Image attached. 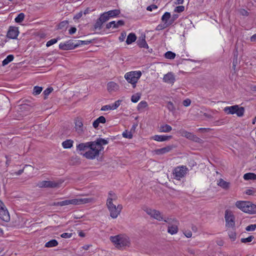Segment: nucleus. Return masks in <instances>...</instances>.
Returning a JSON list of instances; mask_svg holds the SVG:
<instances>
[{"label": "nucleus", "mask_w": 256, "mask_h": 256, "mask_svg": "<svg viewBox=\"0 0 256 256\" xmlns=\"http://www.w3.org/2000/svg\"><path fill=\"white\" fill-rule=\"evenodd\" d=\"M110 240L118 248L129 246L130 244V238L125 234H120L115 236H111Z\"/></svg>", "instance_id": "1"}, {"label": "nucleus", "mask_w": 256, "mask_h": 256, "mask_svg": "<svg viewBox=\"0 0 256 256\" xmlns=\"http://www.w3.org/2000/svg\"><path fill=\"white\" fill-rule=\"evenodd\" d=\"M93 143L88 142L86 144L81 143V150H84L86 148H89V150L84 154V156L88 159H94L96 156H98L100 152L98 148L92 146Z\"/></svg>", "instance_id": "2"}, {"label": "nucleus", "mask_w": 256, "mask_h": 256, "mask_svg": "<svg viewBox=\"0 0 256 256\" xmlns=\"http://www.w3.org/2000/svg\"><path fill=\"white\" fill-rule=\"evenodd\" d=\"M236 206L244 212L248 214L256 213V205L248 201H237Z\"/></svg>", "instance_id": "3"}, {"label": "nucleus", "mask_w": 256, "mask_h": 256, "mask_svg": "<svg viewBox=\"0 0 256 256\" xmlns=\"http://www.w3.org/2000/svg\"><path fill=\"white\" fill-rule=\"evenodd\" d=\"M142 76L140 71H132L127 72L124 75V78L128 82L130 83L132 85V87L134 88L136 86V84Z\"/></svg>", "instance_id": "4"}, {"label": "nucleus", "mask_w": 256, "mask_h": 256, "mask_svg": "<svg viewBox=\"0 0 256 256\" xmlns=\"http://www.w3.org/2000/svg\"><path fill=\"white\" fill-rule=\"evenodd\" d=\"M224 111L228 114H236L237 116L241 117L244 116V108L242 106L239 107L238 105H234L225 107Z\"/></svg>", "instance_id": "5"}, {"label": "nucleus", "mask_w": 256, "mask_h": 256, "mask_svg": "<svg viewBox=\"0 0 256 256\" xmlns=\"http://www.w3.org/2000/svg\"><path fill=\"white\" fill-rule=\"evenodd\" d=\"M106 206L110 212V216L113 218H116L122 209V204H118L116 206L113 202H106Z\"/></svg>", "instance_id": "6"}, {"label": "nucleus", "mask_w": 256, "mask_h": 256, "mask_svg": "<svg viewBox=\"0 0 256 256\" xmlns=\"http://www.w3.org/2000/svg\"><path fill=\"white\" fill-rule=\"evenodd\" d=\"M63 182L62 180H43L39 182L36 184V186L40 188H56L60 187V185Z\"/></svg>", "instance_id": "7"}, {"label": "nucleus", "mask_w": 256, "mask_h": 256, "mask_svg": "<svg viewBox=\"0 0 256 256\" xmlns=\"http://www.w3.org/2000/svg\"><path fill=\"white\" fill-rule=\"evenodd\" d=\"M188 170V168L186 166H177L173 170L174 178L177 180H180L184 176Z\"/></svg>", "instance_id": "8"}, {"label": "nucleus", "mask_w": 256, "mask_h": 256, "mask_svg": "<svg viewBox=\"0 0 256 256\" xmlns=\"http://www.w3.org/2000/svg\"><path fill=\"white\" fill-rule=\"evenodd\" d=\"M144 211L148 214L150 216V217L156 219L158 220L161 221L163 220V217L160 212L158 210L146 208L144 210Z\"/></svg>", "instance_id": "9"}, {"label": "nucleus", "mask_w": 256, "mask_h": 256, "mask_svg": "<svg viewBox=\"0 0 256 256\" xmlns=\"http://www.w3.org/2000/svg\"><path fill=\"white\" fill-rule=\"evenodd\" d=\"M226 222V226L228 227H233L234 226L235 222H234V215L232 214V212H229L226 210L225 212V216H224Z\"/></svg>", "instance_id": "10"}, {"label": "nucleus", "mask_w": 256, "mask_h": 256, "mask_svg": "<svg viewBox=\"0 0 256 256\" xmlns=\"http://www.w3.org/2000/svg\"><path fill=\"white\" fill-rule=\"evenodd\" d=\"M108 138L107 140L103 139L102 138H98L94 142H92L93 143L92 146L94 148H96L100 150H104V148L102 146L103 145H106L108 143Z\"/></svg>", "instance_id": "11"}, {"label": "nucleus", "mask_w": 256, "mask_h": 256, "mask_svg": "<svg viewBox=\"0 0 256 256\" xmlns=\"http://www.w3.org/2000/svg\"><path fill=\"white\" fill-rule=\"evenodd\" d=\"M78 46V44H74L73 40H70L64 43H60L59 44V48L62 50H72Z\"/></svg>", "instance_id": "12"}, {"label": "nucleus", "mask_w": 256, "mask_h": 256, "mask_svg": "<svg viewBox=\"0 0 256 256\" xmlns=\"http://www.w3.org/2000/svg\"><path fill=\"white\" fill-rule=\"evenodd\" d=\"M18 34L19 31L17 27L10 26L6 36L10 38L16 39L17 38Z\"/></svg>", "instance_id": "13"}, {"label": "nucleus", "mask_w": 256, "mask_h": 256, "mask_svg": "<svg viewBox=\"0 0 256 256\" xmlns=\"http://www.w3.org/2000/svg\"><path fill=\"white\" fill-rule=\"evenodd\" d=\"M78 200L77 199L67 200L61 202H54L52 204L55 206H64L69 204H78Z\"/></svg>", "instance_id": "14"}, {"label": "nucleus", "mask_w": 256, "mask_h": 256, "mask_svg": "<svg viewBox=\"0 0 256 256\" xmlns=\"http://www.w3.org/2000/svg\"><path fill=\"white\" fill-rule=\"evenodd\" d=\"M0 218L5 222H8L10 220V214L6 206L0 208Z\"/></svg>", "instance_id": "15"}, {"label": "nucleus", "mask_w": 256, "mask_h": 256, "mask_svg": "<svg viewBox=\"0 0 256 256\" xmlns=\"http://www.w3.org/2000/svg\"><path fill=\"white\" fill-rule=\"evenodd\" d=\"M106 21V17L104 18L102 14L94 24V29L95 30L97 29L100 30L102 24Z\"/></svg>", "instance_id": "16"}, {"label": "nucleus", "mask_w": 256, "mask_h": 256, "mask_svg": "<svg viewBox=\"0 0 256 256\" xmlns=\"http://www.w3.org/2000/svg\"><path fill=\"white\" fill-rule=\"evenodd\" d=\"M120 10H109L107 12H105L102 14L106 18V20H108L110 18H112L114 16H116L120 14Z\"/></svg>", "instance_id": "17"}, {"label": "nucleus", "mask_w": 256, "mask_h": 256, "mask_svg": "<svg viewBox=\"0 0 256 256\" xmlns=\"http://www.w3.org/2000/svg\"><path fill=\"white\" fill-rule=\"evenodd\" d=\"M94 202V199L92 196H88L84 194H81V204H92Z\"/></svg>", "instance_id": "18"}, {"label": "nucleus", "mask_w": 256, "mask_h": 256, "mask_svg": "<svg viewBox=\"0 0 256 256\" xmlns=\"http://www.w3.org/2000/svg\"><path fill=\"white\" fill-rule=\"evenodd\" d=\"M179 225L178 221H175L174 224L168 225V232L171 234H174L178 232V226Z\"/></svg>", "instance_id": "19"}, {"label": "nucleus", "mask_w": 256, "mask_h": 256, "mask_svg": "<svg viewBox=\"0 0 256 256\" xmlns=\"http://www.w3.org/2000/svg\"><path fill=\"white\" fill-rule=\"evenodd\" d=\"M124 22L123 20H119L116 22L115 21H112L106 24V28L109 29L110 28H118L120 26H124Z\"/></svg>", "instance_id": "20"}, {"label": "nucleus", "mask_w": 256, "mask_h": 256, "mask_svg": "<svg viewBox=\"0 0 256 256\" xmlns=\"http://www.w3.org/2000/svg\"><path fill=\"white\" fill-rule=\"evenodd\" d=\"M137 44L140 48H148V44L146 41L145 34H142L138 38L137 41Z\"/></svg>", "instance_id": "21"}, {"label": "nucleus", "mask_w": 256, "mask_h": 256, "mask_svg": "<svg viewBox=\"0 0 256 256\" xmlns=\"http://www.w3.org/2000/svg\"><path fill=\"white\" fill-rule=\"evenodd\" d=\"M172 138V136H161V135H154L152 138L158 142H164Z\"/></svg>", "instance_id": "22"}, {"label": "nucleus", "mask_w": 256, "mask_h": 256, "mask_svg": "<svg viewBox=\"0 0 256 256\" xmlns=\"http://www.w3.org/2000/svg\"><path fill=\"white\" fill-rule=\"evenodd\" d=\"M174 148L172 146H168L164 148L157 149L155 150L156 154H162L170 152Z\"/></svg>", "instance_id": "23"}, {"label": "nucleus", "mask_w": 256, "mask_h": 256, "mask_svg": "<svg viewBox=\"0 0 256 256\" xmlns=\"http://www.w3.org/2000/svg\"><path fill=\"white\" fill-rule=\"evenodd\" d=\"M163 80L164 82L168 84H174L175 81V78L174 74L172 72H168L165 74Z\"/></svg>", "instance_id": "24"}, {"label": "nucleus", "mask_w": 256, "mask_h": 256, "mask_svg": "<svg viewBox=\"0 0 256 256\" xmlns=\"http://www.w3.org/2000/svg\"><path fill=\"white\" fill-rule=\"evenodd\" d=\"M118 88V85L114 82H110L108 84L107 88L109 92L116 91Z\"/></svg>", "instance_id": "25"}, {"label": "nucleus", "mask_w": 256, "mask_h": 256, "mask_svg": "<svg viewBox=\"0 0 256 256\" xmlns=\"http://www.w3.org/2000/svg\"><path fill=\"white\" fill-rule=\"evenodd\" d=\"M170 18V14L169 12H166L162 17V20L164 22V24L170 26L169 20Z\"/></svg>", "instance_id": "26"}, {"label": "nucleus", "mask_w": 256, "mask_h": 256, "mask_svg": "<svg viewBox=\"0 0 256 256\" xmlns=\"http://www.w3.org/2000/svg\"><path fill=\"white\" fill-rule=\"evenodd\" d=\"M218 186H220L224 189L227 190L229 188L230 184L222 178H220L218 183Z\"/></svg>", "instance_id": "27"}, {"label": "nucleus", "mask_w": 256, "mask_h": 256, "mask_svg": "<svg viewBox=\"0 0 256 256\" xmlns=\"http://www.w3.org/2000/svg\"><path fill=\"white\" fill-rule=\"evenodd\" d=\"M136 40V35L134 33H130L126 38V43L128 44H130L133 42H135Z\"/></svg>", "instance_id": "28"}, {"label": "nucleus", "mask_w": 256, "mask_h": 256, "mask_svg": "<svg viewBox=\"0 0 256 256\" xmlns=\"http://www.w3.org/2000/svg\"><path fill=\"white\" fill-rule=\"evenodd\" d=\"M172 130V128L167 124L160 126L159 131L161 132H168Z\"/></svg>", "instance_id": "29"}, {"label": "nucleus", "mask_w": 256, "mask_h": 256, "mask_svg": "<svg viewBox=\"0 0 256 256\" xmlns=\"http://www.w3.org/2000/svg\"><path fill=\"white\" fill-rule=\"evenodd\" d=\"M244 178L245 180H256V174L254 173H246L244 174Z\"/></svg>", "instance_id": "30"}, {"label": "nucleus", "mask_w": 256, "mask_h": 256, "mask_svg": "<svg viewBox=\"0 0 256 256\" xmlns=\"http://www.w3.org/2000/svg\"><path fill=\"white\" fill-rule=\"evenodd\" d=\"M117 199L116 195L112 192H108V196L107 200L106 202H112L113 200H115Z\"/></svg>", "instance_id": "31"}, {"label": "nucleus", "mask_w": 256, "mask_h": 256, "mask_svg": "<svg viewBox=\"0 0 256 256\" xmlns=\"http://www.w3.org/2000/svg\"><path fill=\"white\" fill-rule=\"evenodd\" d=\"M73 141L70 140H67L62 143V146L64 148H69L72 146Z\"/></svg>", "instance_id": "32"}, {"label": "nucleus", "mask_w": 256, "mask_h": 256, "mask_svg": "<svg viewBox=\"0 0 256 256\" xmlns=\"http://www.w3.org/2000/svg\"><path fill=\"white\" fill-rule=\"evenodd\" d=\"M68 25V20H64L60 22L58 26V28L62 30H66Z\"/></svg>", "instance_id": "33"}, {"label": "nucleus", "mask_w": 256, "mask_h": 256, "mask_svg": "<svg viewBox=\"0 0 256 256\" xmlns=\"http://www.w3.org/2000/svg\"><path fill=\"white\" fill-rule=\"evenodd\" d=\"M14 58V56L12 54H10L7 56V57L2 61V66H6L8 64V63L13 60Z\"/></svg>", "instance_id": "34"}, {"label": "nucleus", "mask_w": 256, "mask_h": 256, "mask_svg": "<svg viewBox=\"0 0 256 256\" xmlns=\"http://www.w3.org/2000/svg\"><path fill=\"white\" fill-rule=\"evenodd\" d=\"M58 244V242L56 240H52L45 244V246L46 248H52L56 246Z\"/></svg>", "instance_id": "35"}, {"label": "nucleus", "mask_w": 256, "mask_h": 256, "mask_svg": "<svg viewBox=\"0 0 256 256\" xmlns=\"http://www.w3.org/2000/svg\"><path fill=\"white\" fill-rule=\"evenodd\" d=\"M164 56L166 58L170 59V60L174 59L176 57V54L171 51L167 52L165 54Z\"/></svg>", "instance_id": "36"}, {"label": "nucleus", "mask_w": 256, "mask_h": 256, "mask_svg": "<svg viewBox=\"0 0 256 256\" xmlns=\"http://www.w3.org/2000/svg\"><path fill=\"white\" fill-rule=\"evenodd\" d=\"M42 87L38 86H35L34 88L32 94L34 96L38 95V94H39L42 92Z\"/></svg>", "instance_id": "37"}, {"label": "nucleus", "mask_w": 256, "mask_h": 256, "mask_svg": "<svg viewBox=\"0 0 256 256\" xmlns=\"http://www.w3.org/2000/svg\"><path fill=\"white\" fill-rule=\"evenodd\" d=\"M24 18V14L23 13H20L18 14V16L15 18V22L18 23H20L22 22Z\"/></svg>", "instance_id": "38"}, {"label": "nucleus", "mask_w": 256, "mask_h": 256, "mask_svg": "<svg viewBox=\"0 0 256 256\" xmlns=\"http://www.w3.org/2000/svg\"><path fill=\"white\" fill-rule=\"evenodd\" d=\"M141 94L137 93L136 94H134L131 97V100L132 102L136 103L138 102L140 98Z\"/></svg>", "instance_id": "39"}, {"label": "nucleus", "mask_w": 256, "mask_h": 256, "mask_svg": "<svg viewBox=\"0 0 256 256\" xmlns=\"http://www.w3.org/2000/svg\"><path fill=\"white\" fill-rule=\"evenodd\" d=\"M182 136L186 137V138L190 140L192 136V134L190 132H188L185 130H182L180 132Z\"/></svg>", "instance_id": "40"}, {"label": "nucleus", "mask_w": 256, "mask_h": 256, "mask_svg": "<svg viewBox=\"0 0 256 256\" xmlns=\"http://www.w3.org/2000/svg\"><path fill=\"white\" fill-rule=\"evenodd\" d=\"M254 237L253 236H250L247 238H242L240 240V241L242 243H246L251 242L254 239Z\"/></svg>", "instance_id": "41"}, {"label": "nucleus", "mask_w": 256, "mask_h": 256, "mask_svg": "<svg viewBox=\"0 0 256 256\" xmlns=\"http://www.w3.org/2000/svg\"><path fill=\"white\" fill-rule=\"evenodd\" d=\"M164 222L168 224V225H171L174 224L175 221H178L176 218H167L166 219H164Z\"/></svg>", "instance_id": "42"}, {"label": "nucleus", "mask_w": 256, "mask_h": 256, "mask_svg": "<svg viewBox=\"0 0 256 256\" xmlns=\"http://www.w3.org/2000/svg\"><path fill=\"white\" fill-rule=\"evenodd\" d=\"M179 16L178 14H173L172 16H170V18L169 20L170 26L173 24L174 21L178 19Z\"/></svg>", "instance_id": "43"}, {"label": "nucleus", "mask_w": 256, "mask_h": 256, "mask_svg": "<svg viewBox=\"0 0 256 256\" xmlns=\"http://www.w3.org/2000/svg\"><path fill=\"white\" fill-rule=\"evenodd\" d=\"M123 137L127 138L130 139L132 138V134L131 132H128L127 130H125L122 132V134Z\"/></svg>", "instance_id": "44"}, {"label": "nucleus", "mask_w": 256, "mask_h": 256, "mask_svg": "<svg viewBox=\"0 0 256 256\" xmlns=\"http://www.w3.org/2000/svg\"><path fill=\"white\" fill-rule=\"evenodd\" d=\"M148 106V104L146 101L140 102L138 106V110L143 109Z\"/></svg>", "instance_id": "45"}, {"label": "nucleus", "mask_w": 256, "mask_h": 256, "mask_svg": "<svg viewBox=\"0 0 256 256\" xmlns=\"http://www.w3.org/2000/svg\"><path fill=\"white\" fill-rule=\"evenodd\" d=\"M53 88H47L46 90H44L43 92V94L44 96V99L46 100L47 98V96L52 92Z\"/></svg>", "instance_id": "46"}, {"label": "nucleus", "mask_w": 256, "mask_h": 256, "mask_svg": "<svg viewBox=\"0 0 256 256\" xmlns=\"http://www.w3.org/2000/svg\"><path fill=\"white\" fill-rule=\"evenodd\" d=\"M228 236L232 241H234L236 236V232L233 230L230 231L228 232Z\"/></svg>", "instance_id": "47"}, {"label": "nucleus", "mask_w": 256, "mask_h": 256, "mask_svg": "<svg viewBox=\"0 0 256 256\" xmlns=\"http://www.w3.org/2000/svg\"><path fill=\"white\" fill-rule=\"evenodd\" d=\"M20 109L21 111L26 110H30L31 109V106L27 104H24L20 106Z\"/></svg>", "instance_id": "48"}, {"label": "nucleus", "mask_w": 256, "mask_h": 256, "mask_svg": "<svg viewBox=\"0 0 256 256\" xmlns=\"http://www.w3.org/2000/svg\"><path fill=\"white\" fill-rule=\"evenodd\" d=\"M121 102V100H118L116 101L111 106L112 110H114L116 109L120 104Z\"/></svg>", "instance_id": "49"}, {"label": "nucleus", "mask_w": 256, "mask_h": 256, "mask_svg": "<svg viewBox=\"0 0 256 256\" xmlns=\"http://www.w3.org/2000/svg\"><path fill=\"white\" fill-rule=\"evenodd\" d=\"M58 42V40L56 38H52L47 42L46 46L47 47L50 46L52 44H56Z\"/></svg>", "instance_id": "50"}, {"label": "nucleus", "mask_w": 256, "mask_h": 256, "mask_svg": "<svg viewBox=\"0 0 256 256\" xmlns=\"http://www.w3.org/2000/svg\"><path fill=\"white\" fill-rule=\"evenodd\" d=\"M256 228V224H252L247 226L246 228V231H253Z\"/></svg>", "instance_id": "51"}, {"label": "nucleus", "mask_w": 256, "mask_h": 256, "mask_svg": "<svg viewBox=\"0 0 256 256\" xmlns=\"http://www.w3.org/2000/svg\"><path fill=\"white\" fill-rule=\"evenodd\" d=\"M167 108L170 111L173 112L175 110V108L173 103L172 102H168V103Z\"/></svg>", "instance_id": "52"}, {"label": "nucleus", "mask_w": 256, "mask_h": 256, "mask_svg": "<svg viewBox=\"0 0 256 256\" xmlns=\"http://www.w3.org/2000/svg\"><path fill=\"white\" fill-rule=\"evenodd\" d=\"M184 6H178L176 7V8L174 10V12H181L184 11Z\"/></svg>", "instance_id": "53"}, {"label": "nucleus", "mask_w": 256, "mask_h": 256, "mask_svg": "<svg viewBox=\"0 0 256 256\" xmlns=\"http://www.w3.org/2000/svg\"><path fill=\"white\" fill-rule=\"evenodd\" d=\"M168 26L166 25V24H158L156 28V30H157V31H158V30H162L167 27H168Z\"/></svg>", "instance_id": "54"}, {"label": "nucleus", "mask_w": 256, "mask_h": 256, "mask_svg": "<svg viewBox=\"0 0 256 256\" xmlns=\"http://www.w3.org/2000/svg\"><path fill=\"white\" fill-rule=\"evenodd\" d=\"M190 140H192L196 142H200L202 140L200 138L196 136V135L194 134H192Z\"/></svg>", "instance_id": "55"}, {"label": "nucleus", "mask_w": 256, "mask_h": 256, "mask_svg": "<svg viewBox=\"0 0 256 256\" xmlns=\"http://www.w3.org/2000/svg\"><path fill=\"white\" fill-rule=\"evenodd\" d=\"M96 120L99 124H104L106 122V118L104 116H100Z\"/></svg>", "instance_id": "56"}, {"label": "nucleus", "mask_w": 256, "mask_h": 256, "mask_svg": "<svg viewBox=\"0 0 256 256\" xmlns=\"http://www.w3.org/2000/svg\"><path fill=\"white\" fill-rule=\"evenodd\" d=\"M237 63H238V56H234V60H233V62H232V68L234 70H235V68H236Z\"/></svg>", "instance_id": "57"}, {"label": "nucleus", "mask_w": 256, "mask_h": 256, "mask_svg": "<svg viewBox=\"0 0 256 256\" xmlns=\"http://www.w3.org/2000/svg\"><path fill=\"white\" fill-rule=\"evenodd\" d=\"M182 104L184 106H188L190 104L191 100L189 98H186V100L183 101Z\"/></svg>", "instance_id": "58"}, {"label": "nucleus", "mask_w": 256, "mask_h": 256, "mask_svg": "<svg viewBox=\"0 0 256 256\" xmlns=\"http://www.w3.org/2000/svg\"><path fill=\"white\" fill-rule=\"evenodd\" d=\"M112 110V106L110 105H106L102 107L100 110L102 111L108 110Z\"/></svg>", "instance_id": "59"}, {"label": "nucleus", "mask_w": 256, "mask_h": 256, "mask_svg": "<svg viewBox=\"0 0 256 256\" xmlns=\"http://www.w3.org/2000/svg\"><path fill=\"white\" fill-rule=\"evenodd\" d=\"M72 236V234L68 232H64L61 234V236L65 238H70Z\"/></svg>", "instance_id": "60"}, {"label": "nucleus", "mask_w": 256, "mask_h": 256, "mask_svg": "<svg viewBox=\"0 0 256 256\" xmlns=\"http://www.w3.org/2000/svg\"><path fill=\"white\" fill-rule=\"evenodd\" d=\"M158 8L157 6L155 4H152L150 6H149L147 7L146 10L148 11H152V10L156 9Z\"/></svg>", "instance_id": "61"}, {"label": "nucleus", "mask_w": 256, "mask_h": 256, "mask_svg": "<svg viewBox=\"0 0 256 256\" xmlns=\"http://www.w3.org/2000/svg\"><path fill=\"white\" fill-rule=\"evenodd\" d=\"M184 236L188 238H191L192 236V232L190 230H186L184 232Z\"/></svg>", "instance_id": "62"}, {"label": "nucleus", "mask_w": 256, "mask_h": 256, "mask_svg": "<svg viewBox=\"0 0 256 256\" xmlns=\"http://www.w3.org/2000/svg\"><path fill=\"white\" fill-rule=\"evenodd\" d=\"M126 36V32H122L120 36L119 37V40L120 42H122L124 40L125 37Z\"/></svg>", "instance_id": "63"}, {"label": "nucleus", "mask_w": 256, "mask_h": 256, "mask_svg": "<svg viewBox=\"0 0 256 256\" xmlns=\"http://www.w3.org/2000/svg\"><path fill=\"white\" fill-rule=\"evenodd\" d=\"M76 29L75 27H72L69 30L68 33L70 34H74L76 32Z\"/></svg>", "instance_id": "64"}]
</instances>
